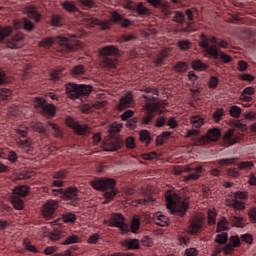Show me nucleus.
I'll list each match as a JSON object with an SVG mask.
<instances>
[{
  "label": "nucleus",
  "mask_w": 256,
  "mask_h": 256,
  "mask_svg": "<svg viewBox=\"0 0 256 256\" xmlns=\"http://www.w3.org/2000/svg\"><path fill=\"white\" fill-rule=\"evenodd\" d=\"M20 26L23 27V29H25V31H33L35 29V25L33 24V22H31L27 18H23L20 21Z\"/></svg>",
  "instance_id": "nucleus-39"
},
{
  "label": "nucleus",
  "mask_w": 256,
  "mask_h": 256,
  "mask_svg": "<svg viewBox=\"0 0 256 256\" xmlns=\"http://www.w3.org/2000/svg\"><path fill=\"white\" fill-rule=\"evenodd\" d=\"M13 33V28L11 26H0V43L5 41L6 37H9Z\"/></svg>",
  "instance_id": "nucleus-33"
},
{
  "label": "nucleus",
  "mask_w": 256,
  "mask_h": 256,
  "mask_svg": "<svg viewBox=\"0 0 256 256\" xmlns=\"http://www.w3.org/2000/svg\"><path fill=\"white\" fill-rule=\"evenodd\" d=\"M208 225H210V227H213V225H215V223H217V212L215 210H208Z\"/></svg>",
  "instance_id": "nucleus-43"
},
{
  "label": "nucleus",
  "mask_w": 256,
  "mask_h": 256,
  "mask_svg": "<svg viewBox=\"0 0 256 256\" xmlns=\"http://www.w3.org/2000/svg\"><path fill=\"white\" fill-rule=\"evenodd\" d=\"M166 206L172 215L185 217L189 209V202L182 200L178 194L172 193L166 196Z\"/></svg>",
  "instance_id": "nucleus-5"
},
{
  "label": "nucleus",
  "mask_w": 256,
  "mask_h": 256,
  "mask_svg": "<svg viewBox=\"0 0 256 256\" xmlns=\"http://www.w3.org/2000/svg\"><path fill=\"white\" fill-rule=\"evenodd\" d=\"M133 105V93L127 92L124 96L120 98L119 104L117 105L118 111H125Z\"/></svg>",
  "instance_id": "nucleus-19"
},
{
  "label": "nucleus",
  "mask_w": 256,
  "mask_h": 256,
  "mask_svg": "<svg viewBox=\"0 0 256 256\" xmlns=\"http://www.w3.org/2000/svg\"><path fill=\"white\" fill-rule=\"evenodd\" d=\"M22 42L23 34L17 33L8 40L7 47H9V49H21Z\"/></svg>",
  "instance_id": "nucleus-21"
},
{
  "label": "nucleus",
  "mask_w": 256,
  "mask_h": 256,
  "mask_svg": "<svg viewBox=\"0 0 256 256\" xmlns=\"http://www.w3.org/2000/svg\"><path fill=\"white\" fill-rule=\"evenodd\" d=\"M240 140L241 134L237 133L233 129H229L228 131H226L223 137L224 147H231L233 145H237V143H239Z\"/></svg>",
  "instance_id": "nucleus-15"
},
{
  "label": "nucleus",
  "mask_w": 256,
  "mask_h": 256,
  "mask_svg": "<svg viewBox=\"0 0 256 256\" xmlns=\"http://www.w3.org/2000/svg\"><path fill=\"white\" fill-rule=\"evenodd\" d=\"M129 9H132V11H136L138 15H149L150 11L149 8L145 7L143 2H139L137 4H129Z\"/></svg>",
  "instance_id": "nucleus-23"
},
{
  "label": "nucleus",
  "mask_w": 256,
  "mask_h": 256,
  "mask_svg": "<svg viewBox=\"0 0 256 256\" xmlns=\"http://www.w3.org/2000/svg\"><path fill=\"white\" fill-rule=\"evenodd\" d=\"M117 182H115L114 179L111 178H99L96 180H93L91 182V186L93 189H96V191H103L104 197L106 201H113L115 197H117V189H115V185Z\"/></svg>",
  "instance_id": "nucleus-4"
},
{
  "label": "nucleus",
  "mask_w": 256,
  "mask_h": 256,
  "mask_svg": "<svg viewBox=\"0 0 256 256\" xmlns=\"http://www.w3.org/2000/svg\"><path fill=\"white\" fill-rule=\"evenodd\" d=\"M48 237L49 239H51V241H59V239H61V231L59 230L50 231L48 233Z\"/></svg>",
  "instance_id": "nucleus-55"
},
{
  "label": "nucleus",
  "mask_w": 256,
  "mask_h": 256,
  "mask_svg": "<svg viewBox=\"0 0 256 256\" xmlns=\"http://www.w3.org/2000/svg\"><path fill=\"white\" fill-rule=\"evenodd\" d=\"M253 162L252 161H242L238 164L240 171H250L253 169Z\"/></svg>",
  "instance_id": "nucleus-48"
},
{
  "label": "nucleus",
  "mask_w": 256,
  "mask_h": 256,
  "mask_svg": "<svg viewBox=\"0 0 256 256\" xmlns=\"http://www.w3.org/2000/svg\"><path fill=\"white\" fill-rule=\"evenodd\" d=\"M139 137L141 143H145V145H149L151 143V132H149V130H141Z\"/></svg>",
  "instance_id": "nucleus-34"
},
{
  "label": "nucleus",
  "mask_w": 256,
  "mask_h": 256,
  "mask_svg": "<svg viewBox=\"0 0 256 256\" xmlns=\"http://www.w3.org/2000/svg\"><path fill=\"white\" fill-rule=\"evenodd\" d=\"M240 239H242L244 243H248V245L253 244V235L251 234H243L241 235Z\"/></svg>",
  "instance_id": "nucleus-63"
},
{
  "label": "nucleus",
  "mask_w": 256,
  "mask_h": 256,
  "mask_svg": "<svg viewBox=\"0 0 256 256\" xmlns=\"http://www.w3.org/2000/svg\"><path fill=\"white\" fill-rule=\"evenodd\" d=\"M168 57H169V51H167V49L162 50L155 60L157 67H161V65L165 63V59H167Z\"/></svg>",
  "instance_id": "nucleus-36"
},
{
  "label": "nucleus",
  "mask_w": 256,
  "mask_h": 256,
  "mask_svg": "<svg viewBox=\"0 0 256 256\" xmlns=\"http://www.w3.org/2000/svg\"><path fill=\"white\" fill-rule=\"evenodd\" d=\"M217 233H223V231H229V220L227 218L222 217L217 225Z\"/></svg>",
  "instance_id": "nucleus-28"
},
{
  "label": "nucleus",
  "mask_w": 256,
  "mask_h": 256,
  "mask_svg": "<svg viewBox=\"0 0 256 256\" xmlns=\"http://www.w3.org/2000/svg\"><path fill=\"white\" fill-rule=\"evenodd\" d=\"M120 148H121V142L112 141L108 144L106 151H119Z\"/></svg>",
  "instance_id": "nucleus-51"
},
{
  "label": "nucleus",
  "mask_w": 256,
  "mask_h": 256,
  "mask_svg": "<svg viewBox=\"0 0 256 256\" xmlns=\"http://www.w3.org/2000/svg\"><path fill=\"white\" fill-rule=\"evenodd\" d=\"M110 20L102 21L99 19H95L91 16H87L84 18V25L86 27H95V25H98L102 31H107V29H111L112 23H115L116 25H121V27H130V25H133V22L130 19L123 18L121 14L117 11H113L110 14Z\"/></svg>",
  "instance_id": "nucleus-1"
},
{
  "label": "nucleus",
  "mask_w": 256,
  "mask_h": 256,
  "mask_svg": "<svg viewBox=\"0 0 256 256\" xmlns=\"http://www.w3.org/2000/svg\"><path fill=\"white\" fill-rule=\"evenodd\" d=\"M191 171H194V173H191ZM185 172L190 174L185 176L184 180L197 181V179L201 177V173H205V168H203L201 165L196 167L187 166Z\"/></svg>",
  "instance_id": "nucleus-17"
},
{
  "label": "nucleus",
  "mask_w": 256,
  "mask_h": 256,
  "mask_svg": "<svg viewBox=\"0 0 256 256\" xmlns=\"http://www.w3.org/2000/svg\"><path fill=\"white\" fill-rule=\"evenodd\" d=\"M24 247L26 251H30V253H38L37 247L31 245L29 240H24Z\"/></svg>",
  "instance_id": "nucleus-59"
},
{
  "label": "nucleus",
  "mask_w": 256,
  "mask_h": 256,
  "mask_svg": "<svg viewBox=\"0 0 256 256\" xmlns=\"http://www.w3.org/2000/svg\"><path fill=\"white\" fill-rule=\"evenodd\" d=\"M122 247H125L128 250H137L141 247V243H139L138 239H126L122 242Z\"/></svg>",
  "instance_id": "nucleus-24"
},
{
  "label": "nucleus",
  "mask_w": 256,
  "mask_h": 256,
  "mask_svg": "<svg viewBox=\"0 0 256 256\" xmlns=\"http://www.w3.org/2000/svg\"><path fill=\"white\" fill-rule=\"evenodd\" d=\"M59 53H71L81 49V42L77 40V35L69 34L68 36H58Z\"/></svg>",
  "instance_id": "nucleus-8"
},
{
  "label": "nucleus",
  "mask_w": 256,
  "mask_h": 256,
  "mask_svg": "<svg viewBox=\"0 0 256 256\" xmlns=\"http://www.w3.org/2000/svg\"><path fill=\"white\" fill-rule=\"evenodd\" d=\"M155 9H161L162 15L164 17H171V9H169V2L163 0H146Z\"/></svg>",
  "instance_id": "nucleus-16"
},
{
  "label": "nucleus",
  "mask_w": 256,
  "mask_h": 256,
  "mask_svg": "<svg viewBox=\"0 0 256 256\" xmlns=\"http://www.w3.org/2000/svg\"><path fill=\"white\" fill-rule=\"evenodd\" d=\"M25 13H27L30 19H34V21H41V14H39L35 6H32V5L27 6L25 8Z\"/></svg>",
  "instance_id": "nucleus-25"
},
{
  "label": "nucleus",
  "mask_w": 256,
  "mask_h": 256,
  "mask_svg": "<svg viewBox=\"0 0 256 256\" xmlns=\"http://www.w3.org/2000/svg\"><path fill=\"white\" fill-rule=\"evenodd\" d=\"M229 222L231 223L232 227H239L240 229H243V227H245V222H243L242 217L230 216Z\"/></svg>",
  "instance_id": "nucleus-31"
},
{
  "label": "nucleus",
  "mask_w": 256,
  "mask_h": 256,
  "mask_svg": "<svg viewBox=\"0 0 256 256\" xmlns=\"http://www.w3.org/2000/svg\"><path fill=\"white\" fill-rule=\"evenodd\" d=\"M173 21L179 24L185 23V13L181 11H175L173 16Z\"/></svg>",
  "instance_id": "nucleus-45"
},
{
  "label": "nucleus",
  "mask_w": 256,
  "mask_h": 256,
  "mask_svg": "<svg viewBox=\"0 0 256 256\" xmlns=\"http://www.w3.org/2000/svg\"><path fill=\"white\" fill-rule=\"evenodd\" d=\"M221 139V130L219 128H211L207 134L202 137V141L214 142Z\"/></svg>",
  "instance_id": "nucleus-20"
},
{
  "label": "nucleus",
  "mask_w": 256,
  "mask_h": 256,
  "mask_svg": "<svg viewBox=\"0 0 256 256\" xmlns=\"http://www.w3.org/2000/svg\"><path fill=\"white\" fill-rule=\"evenodd\" d=\"M72 75H83L85 73V66L77 65L74 66L71 70Z\"/></svg>",
  "instance_id": "nucleus-54"
},
{
  "label": "nucleus",
  "mask_w": 256,
  "mask_h": 256,
  "mask_svg": "<svg viewBox=\"0 0 256 256\" xmlns=\"http://www.w3.org/2000/svg\"><path fill=\"white\" fill-rule=\"evenodd\" d=\"M208 85L210 89H217L219 85V78H217V76H211Z\"/></svg>",
  "instance_id": "nucleus-58"
},
{
  "label": "nucleus",
  "mask_w": 256,
  "mask_h": 256,
  "mask_svg": "<svg viewBox=\"0 0 256 256\" xmlns=\"http://www.w3.org/2000/svg\"><path fill=\"white\" fill-rule=\"evenodd\" d=\"M191 65L194 71H207V69H209V65L203 63L201 60H194Z\"/></svg>",
  "instance_id": "nucleus-29"
},
{
  "label": "nucleus",
  "mask_w": 256,
  "mask_h": 256,
  "mask_svg": "<svg viewBox=\"0 0 256 256\" xmlns=\"http://www.w3.org/2000/svg\"><path fill=\"white\" fill-rule=\"evenodd\" d=\"M205 223V217L201 215L194 216L189 220L188 233L190 235H199L203 231V225Z\"/></svg>",
  "instance_id": "nucleus-11"
},
{
  "label": "nucleus",
  "mask_w": 256,
  "mask_h": 256,
  "mask_svg": "<svg viewBox=\"0 0 256 256\" xmlns=\"http://www.w3.org/2000/svg\"><path fill=\"white\" fill-rule=\"evenodd\" d=\"M209 43L217 44V37L212 36L208 37L205 34H201L200 36V47L204 49V52L206 53V57H209L210 59H220L222 63H231L233 59L231 56L225 54V52H219V49L217 46H210Z\"/></svg>",
  "instance_id": "nucleus-3"
},
{
  "label": "nucleus",
  "mask_w": 256,
  "mask_h": 256,
  "mask_svg": "<svg viewBox=\"0 0 256 256\" xmlns=\"http://www.w3.org/2000/svg\"><path fill=\"white\" fill-rule=\"evenodd\" d=\"M249 197V193L247 192H243V191H236L234 193V199H242V200H245V199H248Z\"/></svg>",
  "instance_id": "nucleus-62"
},
{
  "label": "nucleus",
  "mask_w": 256,
  "mask_h": 256,
  "mask_svg": "<svg viewBox=\"0 0 256 256\" xmlns=\"http://www.w3.org/2000/svg\"><path fill=\"white\" fill-rule=\"evenodd\" d=\"M238 158H224L218 160L219 165H235Z\"/></svg>",
  "instance_id": "nucleus-57"
},
{
  "label": "nucleus",
  "mask_w": 256,
  "mask_h": 256,
  "mask_svg": "<svg viewBox=\"0 0 256 256\" xmlns=\"http://www.w3.org/2000/svg\"><path fill=\"white\" fill-rule=\"evenodd\" d=\"M62 17L60 15H57V14H54L52 15V18H51V25L53 27H61L62 25Z\"/></svg>",
  "instance_id": "nucleus-52"
},
{
  "label": "nucleus",
  "mask_w": 256,
  "mask_h": 256,
  "mask_svg": "<svg viewBox=\"0 0 256 256\" xmlns=\"http://www.w3.org/2000/svg\"><path fill=\"white\" fill-rule=\"evenodd\" d=\"M175 73H185L189 70V64L187 62L179 61L173 66Z\"/></svg>",
  "instance_id": "nucleus-30"
},
{
  "label": "nucleus",
  "mask_w": 256,
  "mask_h": 256,
  "mask_svg": "<svg viewBox=\"0 0 256 256\" xmlns=\"http://www.w3.org/2000/svg\"><path fill=\"white\" fill-rule=\"evenodd\" d=\"M178 241H179V245H181V247H189V245L191 244V238L187 235H183L181 234L178 237Z\"/></svg>",
  "instance_id": "nucleus-46"
},
{
  "label": "nucleus",
  "mask_w": 256,
  "mask_h": 256,
  "mask_svg": "<svg viewBox=\"0 0 256 256\" xmlns=\"http://www.w3.org/2000/svg\"><path fill=\"white\" fill-rule=\"evenodd\" d=\"M63 9L68 13H75L77 11V5L73 1L66 0L62 3Z\"/></svg>",
  "instance_id": "nucleus-37"
},
{
  "label": "nucleus",
  "mask_w": 256,
  "mask_h": 256,
  "mask_svg": "<svg viewBox=\"0 0 256 256\" xmlns=\"http://www.w3.org/2000/svg\"><path fill=\"white\" fill-rule=\"evenodd\" d=\"M142 97L147 102L145 105L147 113L142 117L141 123L142 125H151L155 119V113L162 115L163 110L161 109L167 107V102L165 100L157 101L155 96L143 95Z\"/></svg>",
  "instance_id": "nucleus-2"
},
{
  "label": "nucleus",
  "mask_w": 256,
  "mask_h": 256,
  "mask_svg": "<svg viewBox=\"0 0 256 256\" xmlns=\"http://www.w3.org/2000/svg\"><path fill=\"white\" fill-rule=\"evenodd\" d=\"M233 248L241 247V238L239 235H234L230 237V242H229Z\"/></svg>",
  "instance_id": "nucleus-53"
},
{
  "label": "nucleus",
  "mask_w": 256,
  "mask_h": 256,
  "mask_svg": "<svg viewBox=\"0 0 256 256\" xmlns=\"http://www.w3.org/2000/svg\"><path fill=\"white\" fill-rule=\"evenodd\" d=\"M79 194V189L75 187H68L64 190V201H71L74 197H77Z\"/></svg>",
  "instance_id": "nucleus-26"
},
{
  "label": "nucleus",
  "mask_w": 256,
  "mask_h": 256,
  "mask_svg": "<svg viewBox=\"0 0 256 256\" xmlns=\"http://www.w3.org/2000/svg\"><path fill=\"white\" fill-rule=\"evenodd\" d=\"M140 227H141V220L139 219V216H134L132 218L131 226H130L132 233H137Z\"/></svg>",
  "instance_id": "nucleus-40"
},
{
  "label": "nucleus",
  "mask_w": 256,
  "mask_h": 256,
  "mask_svg": "<svg viewBox=\"0 0 256 256\" xmlns=\"http://www.w3.org/2000/svg\"><path fill=\"white\" fill-rule=\"evenodd\" d=\"M230 207H233L237 211H243L245 209V202L239 201L237 199L232 200Z\"/></svg>",
  "instance_id": "nucleus-49"
},
{
  "label": "nucleus",
  "mask_w": 256,
  "mask_h": 256,
  "mask_svg": "<svg viewBox=\"0 0 256 256\" xmlns=\"http://www.w3.org/2000/svg\"><path fill=\"white\" fill-rule=\"evenodd\" d=\"M62 219L64 223H75V221H77V216L72 212H67L62 214Z\"/></svg>",
  "instance_id": "nucleus-42"
},
{
  "label": "nucleus",
  "mask_w": 256,
  "mask_h": 256,
  "mask_svg": "<svg viewBox=\"0 0 256 256\" xmlns=\"http://www.w3.org/2000/svg\"><path fill=\"white\" fill-rule=\"evenodd\" d=\"M92 90L93 87L87 84H76L73 82L65 84L66 95L73 101H75V99H81V97H87Z\"/></svg>",
  "instance_id": "nucleus-7"
},
{
  "label": "nucleus",
  "mask_w": 256,
  "mask_h": 256,
  "mask_svg": "<svg viewBox=\"0 0 256 256\" xmlns=\"http://www.w3.org/2000/svg\"><path fill=\"white\" fill-rule=\"evenodd\" d=\"M66 125L71 127L77 135H85L89 129V126L79 124V122H76L72 117L66 118Z\"/></svg>",
  "instance_id": "nucleus-18"
},
{
  "label": "nucleus",
  "mask_w": 256,
  "mask_h": 256,
  "mask_svg": "<svg viewBox=\"0 0 256 256\" xmlns=\"http://www.w3.org/2000/svg\"><path fill=\"white\" fill-rule=\"evenodd\" d=\"M110 227H118L121 233H129V225L125 223V217L119 213H113L110 217Z\"/></svg>",
  "instance_id": "nucleus-13"
},
{
  "label": "nucleus",
  "mask_w": 256,
  "mask_h": 256,
  "mask_svg": "<svg viewBox=\"0 0 256 256\" xmlns=\"http://www.w3.org/2000/svg\"><path fill=\"white\" fill-rule=\"evenodd\" d=\"M190 123L192 124V127L199 129L205 125V118L199 115H195L190 118Z\"/></svg>",
  "instance_id": "nucleus-27"
},
{
  "label": "nucleus",
  "mask_w": 256,
  "mask_h": 256,
  "mask_svg": "<svg viewBox=\"0 0 256 256\" xmlns=\"http://www.w3.org/2000/svg\"><path fill=\"white\" fill-rule=\"evenodd\" d=\"M16 133L17 135H19L20 138L25 139V137H27V133H29V128L27 127H21L16 129Z\"/></svg>",
  "instance_id": "nucleus-61"
},
{
  "label": "nucleus",
  "mask_w": 256,
  "mask_h": 256,
  "mask_svg": "<svg viewBox=\"0 0 256 256\" xmlns=\"http://www.w3.org/2000/svg\"><path fill=\"white\" fill-rule=\"evenodd\" d=\"M225 115V110L223 108H217L213 113V120L215 123H219Z\"/></svg>",
  "instance_id": "nucleus-44"
},
{
  "label": "nucleus",
  "mask_w": 256,
  "mask_h": 256,
  "mask_svg": "<svg viewBox=\"0 0 256 256\" xmlns=\"http://www.w3.org/2000/svg\"><path fill=\"white\" fill-rule=\"evenodd\" d=\"M35 107L42 109L45 117H55V113H57V108L53 104H47L45 98H36Z\"/></svg>",
  "instance_id": "nucleus-12"
},
{
  "label": "nucleus",
  "mask_w": 256,
  "mask_h": 256,
  "mask_svg": "<svg viewBox=\"0 0 256 256\" xmlns=\"http://www.w3.org/2000/svg\"><path fill=\"white\" fill-rule=\"evenodd\" d=\"M65 71L63 66H59L57 69H54L50 73L51 81L57 82L61 79V73Z\"/></svg>",
  "instance_id": "nucleus-35"
},
{
  "label": "nucleus",
  "mask_w": 256,
  "mask_h": 256,
  "mask_svg": "<svg viewBox=\"0 0 256 256\" xmlns=\"http://www.w3.org/2000/svg\"><path fill=\"white\" fill-rule=\"evenodd\" d=\"M53 43H55V40H53V38L48 37V38H44L42 39L38 45L39 47H42V49H49L50 47H53Z\"/></svg>",
  "instance_id": "nucleus-38"
},
{
  "label": "nucleus",
  "mask_w": 256,
  "mask_h": 256,
  "mask_svg": "<svg viewBox=\"0 0 256 256\" xmlns=\"http://www.w3.org/2000/svg\"><path fill=\"white\" fill-rule=\"evenodd\" d=\"M178 47L182 51H188V49L191 48V42H189L188 40H180L178 41Z\"/></svg>",
  "instance_id": "nucleus-56"
},
{
  "label": "nucleus",
  "mask_w": 256,
  "mask_h": 256,
  "mask_svg": "<svg viewBox=\"0 0 256 256\" xmlns=\"http://www.w3.org/2000/svg\"><path fill=\"white\" fill-rule=\"evenodd\" d=\"M215 241L216 243H219V245H227V241H229V234H227V232L218 234L216 235Z\"/></svg>",
  "instance_id": "nucleus-41"
},
{
  "label": "nucleus",
  "mask_w": 256,
  "mask_h": 256,
  "mask_svg": "<svg viewBox=\"0 0 256 256\" xmlns=\"http://www.w3.org/2000/svg\"><path fill=\"white\" fill-rule=\"evenodd\" d=\"M12 92L7 88L0 89V101H7L11 97Z\"/></svg>",
  "instance_id": "nucleus-50"
},
{
  "label": "nucleus",
  "mask_w": 256,
  "mask_h": 256,
  "mask_svg": "<svg viewBox=\"0 0 256 256\" xmlns=\"http://www.w3.org/2000/svg\"><path fill=\"white\" fill-rule=\"evenodd\" d=\"M31 193V187L28 185H18L15 186L12 195L10 196V201L17 211H23L25 209V201L23 198L27 197Z\"/></svg>",
  "instance_id": "nucleus-6"
},
{
  "label": "nucleus",
  "mask_w": 256,
  "mask_h": 256,
  "mask_svg": "<svg viewBox=\"0 0 256 256\" xmlns=\"http://www.w3.org/2000/svg\"><path fill=\"white\" fill-rule=\"evenodd\" d=\"M100 55L104 57L102 61L103 67H105L106 69H115L117 67V60L109 58L119 55V49H117V47L105 46L100 49Z\"/></svg>",
  "instance_id": "nucleus-9"
},
{
  "label": "nucleus",
  "mask_w": 256,
  "mask_h": 256,
  "mask_svg": "<svg viewBox=\"0 0 256 256\" xmlns=\"http://www.w3.org/2000/svg\"><path fill=\"white\" fill-rule=\"evenodd\" d=\"M153 221L155 225L159 227H167V225H169V217L163 215L161 212H157L153 215Z\"/></svg>",
  "instance_id": "nucleus-22"
},
{
  "label": "nucleus",
  "mask_w": 256,
  "mask_h": 256,
  "mask_svg": "<svg viewBox=\"0 0 256 256\" xmlns=\"http://www.w3.org/2000/svg\"><path fill=\"white\" fill-rule=\"evenodd\" d=\"M251 223H256V208H251L248 212Z\"/></svg>",
  "instance_id": "nucleus-64"
},
{
  "label": "nucleus",
  "mask_w": 256,
  "mask_h": 256,
  "mask_svg": "<svg viewBox=\"0 0 256 256\" xmlns=\"http://www.w3.org/2000/svg\"><path fill=\"white\" fill-rule=\"evenodd\" d=\"M166 125L171 129H177V127H179V123L177 122V119H175V117H170L166 122Z\"/></svg>",
  "instance_id": "nucleus-60"
},
{
  "label": "nucleus",
  "mask_w": 256,
  "mask_h": 256,
  "mask_svg": "<svg viewBox=\"0 0 256 256\" xmlns=\"http://www.w3.org/2000/svg\"><path fill=\"white\" fill-rule=\"evenodd\" d=\"M33 129L42 135H49V133L52 131L54 137L57 139H61V137H63V130H61L57 124L52 122H48L46 126H44L41 122H37L33 124Z\"/></svg>",
  "instance_id": "nucleus-10"
},
{
  "label": "nucleus",
  "mask_w": 256,
  "mask_h": 256,
  "mask_svg": "<svg viewBox=\"0 0 256 256\" xmlns=\"http://www.w3.org/2000/svg\"><path fill=\"white\" fill-rule=\"evenodd\" d=\"M59 208V201L48 200L42 208V215L44 219H53L55 217V212Z\"/></svg>",
  "instance_id": "nucleus-14"
},
{
  "label": "nucleus",
  "mask_w": 256,
  "mask_h": 256,
  "mask_svg": "<svg viewBox=\"0 0 256 256\" xmlns=\"http://www.w3.org/2000/svg\"><path fill=\"white\" fill-rule=\"evenodd\" d=\"M242 109L241 107L234 105L230 108V115L231 117H234L235 119H239V117H241V113H242Z\"/></svg>",
  "instance_id": "nucleus-47"
},
{
  "label": "nucleus",
  "mask_w": 256,
  "mask_h": 256,
  "mask_svg": "<svg viewBox=\"0 0 256 256\" xmlns=\"http://www.w3.org/2000/svg\"><path fill=\"white\" fill-rule=\"evenodd\" d=\"M75 243H81V237H79L75 234H70L62 242V245H73Z\"/></svg>",
  "instance_id": "nucleus-32"
}]
</instances>
